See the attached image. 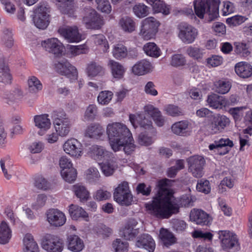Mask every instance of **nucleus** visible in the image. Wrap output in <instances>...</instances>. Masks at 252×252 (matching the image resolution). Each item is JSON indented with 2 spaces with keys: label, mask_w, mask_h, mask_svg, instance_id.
I'll return each instance as SVG.
<instances>
[{
  "label": "nucleus",
  "mask_w": 252,
  "mask_h": 252,
  "mask_svg": "<svg viewBox=\"0 0 252 252\" xmlns=\"http://www.w3.org/2000/svg\"><path fill=\"white\" fill-rule=\"evenodd\" d=\"M172 181L165 179L158 182V190L153 200L145 205L151 215L158 218H168L179 212L180 207L193 206V200L189 195H183L176 199L170 189Z\"/></svg>",
  "instance_id": "1"
},
{
  "label": "nucleus",
  "mask_w": 252,
  "mask_h": 252,
  "mask_svg": "<svg viewBox=\"0 0 252 252\" xmlns=\"http://www.w3.org/2000/svg\"><path fill=\"white\" fill-rule=\"evenodd\" d=\"M106 132L109 143L114 152L123 148L126 154H130L135 149L132 134L125 124L114 122L107 125Z\"/></svg>",
  "instance_id": "2"
},
{
  "label": "nucleus",
  "mask_w": 252,
  "mask_h": 252,
  "mask_svg": "<svg viewBox=\"0 0 252 252\" xmlns=\"http://www.w3.org/2000/svg\"><path fill=\"white\" fill-rule=\"evenodd\" d=\"M193 5L196 15L201 19L205 13L208 14L210 21L219 15V1L217 0H195Z\"/></svg>",
  "instance_id": "3"
},
{
  "label": "nucleus",
  "mask_w": 252,
  "mask_h": 252,
  "mask_svg": "<svg viewBox=\"0 0 252 252\" xmlns=\"http://www.w3.org/2000/svg\"><path fill=\"white\" fill-rule=\"evenodd\" d=\"M50 7L46 3H40L34 10L33 21L39 29H45L50 23Z\"/></svg>",
  "instance_id": "4"
},
{
  "label": "nucleus",
  "mask_w": 252,
  "mask_h": 252,
  "mask_svg": "<svg viewBox=\"0 0 252 252\" xmlns=\"http://www.w3.org/2000/svg\"><path fill=\"white\" fill-rule=\"evenodd\" d=\"M177 29L178 37L185 44H191L197 37L198 30L187 23H180Z\"/></svg>",
  "instance_id": "5"
},
{
  "label": "nucleus",
  "mask_w": 252,
  "mask_h": 252,
  "mask_svg": "<svg viewBox=\"0 0 252 252\" xmlns=\"http://www.w3.org/2000/svg\"><path fill=\"white\" fill-rule=\"evenodd\" d=\"M159 25L154 17L146 18L142 21L139 35L145 40L151 39L155 37Z\"/></svg>",
  "instance_id": "6"
},
{
  "label": "nucleus",
  "mask_w": 252,
  "mask_h": 252,
  "mask_svg": "<svg viewBox=\"0 0 252 252\" xmlns=\"http://www.w3.org/2000/svg\"><path fill=\"white\" fill-rule=\"evenodd\" d=\"M56 132L61 137L66 136L70 131L71 121L63 111L56 112L54 119Z\"/></svg>",
  "instance_id": "7"
},
{
  "label": "nucleus",
  "mask_w": 252,
  "mask_h": 252,
  "mask_svg": "<svg viewBox=\"0 0 252 252\" xmlns=\"http://www.w3.org/2000/svg\"><path fill=\"white\" fill-rule=\"evenodd\" d=\"M114 199L117 202L122 205L128 206L131 204L132 196L129 190L127 182H122L115 189Z\"/></svg>",
  "instance_id": "8"
},
{
  "label": "nucleus",
  "mask_w": 252,
  "mask_h": 252,
  "mask_svg": "<svg viewBox=\"0 0 252 252\" xmlns=\"http://www.w3.org/2000/svg\"><path fill=\"white\" fill-rule=\"evenodd\" d=\"M219 238L221 241V245L223 249L236 251L240 249L238 239L236 234L227 231H219Z\"/></svg>",
  "instance_id": "9"
},
{
  "label": "nucleus",
  "mask_w": 252,
  "mask_h": 252,
  "mask_svg": "<svg viewBox=\"0 0 252 252\" xmlns=\"http://www.w3.org/2000/svg\"><path fill=\"white\" fill-rule=\"evenodd\" d=\"M85 15L83 18V22L88 29L98 30L103 25L104 22L102 18L96 12L91 8H86Z\"/></svg>",
  "instance_id": "10"
},
{
  "label": "nucleus",
  "mask_w": 252,
  "mask_h": 252,
  "mask_svg": "<svg viewBox=\"0 0 252 252\" xmlns=\"http://www.w3.org/2000/svg\"><path fill=\"white\" fill-rule=\"evenodd\" d=\"M55 69L59 73L66 76L71 82L77 80L78 72L76 68L72 65L66 60L63 59L56 62L54 63Z\"/></svg>",
  "instance_id": "11"
},
{
  "label": "nucleus",
  "mask_w": 252,
  "mask_h": 252,
  "mask_svg": "<svg viewBox=\"0 0 252 252\" xmlns=\"http://www.w3.org/2000/svg\"><path fill=\"white\" fill-rule=\"evenodd\" d=\"M64 151L70 157L79 159L83 154V146L82 143L75 138H70L63 145Z\"/></svg>",
  "instance_id": "12"
},
{
  "label": "nucleus",
  "mask_w": 252,
  "mask_h": 252,
  "mask_svg": "<svg viewBox=\"0 0 252 252\" xmlns=\"http://www.w3.org/2000/svg\"><path fill=\"white\" fill-rule=\"evenodd\" d=\"M189 170L192 175L196 178H200L203 175V167L205 164V160L203 157L198 155H194L187 159Z\"/></svg>",
  "instance_id": "13"
},
{
  "label": "nucleus",
  "mask_w": 252,
  "mask_h": 252,
  "mask_svg": "<svg viewBox=\"0 0 252 252\" xmlns=\"http://www.w3.org/2000/svg\"><path fill=\"white\" fill-rule=\"evenodd\" d=\"M42 247L48 252H61L63 249V243L58 237L46 234L43 238Z\"/></svg>",
  "instance_id": "14"
},
{
  "label": "nucleus",
  "mask_w": 252,
  "mask_h": 252,
  "mask_svg": "<svg viewBox=\"0 0 252 252\" xmlns=\"http://www.w3.org/2000/svg\"><path fill=\"white\" fill-rule=\"evenodd\" d=\"M230 120L223 115H213L211 122L208 125L209 131L212 134H216L223 131L229 126Z\"/></svg>",
  "instance_id": "15"
},
{
  "label": "nucleus",
  "mask_w": 252,
  "mask_h": 252,
  "mask_svg": "<svg viewBox=\"0 0 252 252\" xmlns=\"http://www.w3.org/2000/svg\"><path fill=\"white\" fill-rule=\"evenodd\" d=\"M58 32L68 42H79L82 39V35L76 26L60 27Z\"/></svg>",
  "instance_id": "16"
},
{
  "label": "nucleus",
  "mask_w": 252,
  "mask_h": 252,
  "mask_svg": "<svg viewBox=\"0 0 252 252\" xmlns=\"http://www.w3.org/2000/svg\"><path fill=\"white\" fill-rule=\"evenodd\" d=\"M190 220L197 225H208L210 224L212 218L209 214L201 209H193L190 211Z\"/></svg>",
  "instance_id": "17"
},
{
  "label": "nucleus",
  "mask_w": 252,
  "mask_h": 252,
  "mask_svg": "<svg viewBox=\"0 0 252 252\" xmlns=\"http://www.w3.org/2000/svg\"><path fill=\"white\" fill-rule=\"evenodd\" d=\"M47 220L50 224L55 227L63 226L66 221L63 213L58 209H51L46 213Z\"/></svg>",
  "instance_id": "18"
},
{
  "label": "nucleus",
  "mask_w": 252,
  "mask_h": 252,
  "mask_svg": "<svg viewBox=\"0 0 252 252\" xmlns=\"http://www.w3.org/2000/svg\"><path fill=\"white\" fill-rule=\"evenodd\" d=\"M233 146V143L229 138H221L211 144L209 146V149L210 150H216L220 155H224L228 153Z\"/></svg>",
  "instance_id": "19"
},
{
  "label": "nucleus",
  "mask_w": 252,
  "mask_h": 252,
  "mask_svg": "<svg viewBox=\"0 0 252 252\" xmlns=\"http://www.w3.org/2000/svg\"><path fill=\"white\" fill-rule=\"evenodd\" d=\"M129 119L131 124L134 127H137L139 125L140 127L146 130H149L153 128L152 121L146 119L143 113L136 115L130 114Z\"/></svg>",
  "instance_id": "20"
},
{
  "label": "nucleus",
  "mask_w": 252,
  "mask_h": 252,
  "mask_svg": "<svg viewBox=\"0 0 252 252\" xmlns=\"http://www.w3.org/2000/svg\"><path fill=\"white\" fill-rule=\"evenodd\" d=\"M42 46L45 50L54 55L61 54L63 51V44L57 38H51L42 42Z\"/></svg>",
  "instance_id": "21"
},
{
  "label": "nucleus",
  "mask_w": 252,
  "mask_h": 252,
  "mask_svg": "<svg viewBox=\"0 0 252 252\" xmlns=\"http://www.w3.org/2000/svg\"><path fill=\"white\" fill-rule=\"evenodd\" d=\"M136 246L143 248L149 252H154L156 247L155 241L148 234H143L137 238Z\"/></svg>",
  "instance_id": "22"
},
{
  "label": "nucleus",
  "mask_w": 252,
  "mask_h": 252,
  "mask_svg": "<svg viewBox=\"0 0 252 252\" xmlns=\"http://www.w3.org/2000/svg\"><path fill=\"white\" fill-rule=\"evenodd\" d=\"M46 114L36 115L34 117V122L35 126L39 129L38 133L43 135L45 132L50 128L51 122Z\"/></svg>",
  "instance_id": "23"
},
{
  "label": "nucleus",
  "mask_w": 252,
  "mask_h": 252,
  "mask_svg": "<svg viewBox=\"0 0 252 252\" xmlns=\"http://www.w3.org/2000/svg\"><path fill=\"white\" fill-rule=\"evenodd\" d=\"M144 111L152 117L154 122L158 126L160 127L164 125L165 119L158 109L152 105H148L144 107Z\"/></svg>",
  "instance_id": "24"
},
{
  "label": "nucleus",
  "mask_w": 252,
  "mask_h": 252,
  "mask_svg": "<svg viewBox=\"0 0 252 252\" xmlns=\"http://www.w3.org/2000/svg\"><path fill=\"white\" fill-rule=\"evenodd\" d=\"M108 64L111 69L113 78L118 80L124 77L126 68L123 65L113 60H110Z\"/></svg>",
  "instance_id": "25"
},
{
  "label": "nucleus",
  "mask_w": 252,
  "mask_h": 252,
  "mask_svg": "<svg viewBox=\"0 0 252 252\" xmlns=\"http://www.w3.org/2000/svg\"><path fill=\"white\" fill-rule=\"evenodd\" d=\"M88 155L96 160H100L105 158L109 153L103 147L94 145L89 147Z\"/></svg>",
  "instance_id": "26"
},
{
  "label": "nucleus",
  "mask_w": 252,
  "mask_h": 252,
  "mask_svg": "<svg viewBox=\"0 0 252 252\" xmlns=\"http://www.w3.org/2000/svg\"><path fill=\"white\" fill-rule=\"evenodd\" d=\"M68 249L74 252H80L83 250L85 245L83 241L77 235H71L67 238Z\"/></svg>",
  "instance_id": "27"
},
{
  "label": "nucleus",
  "mask_w": 252,
  "mask_h": 252,
  "mask_svg": "<svg viewBox=\"0 0 252 252\" xmlns=\"http://www.w3.org/2000/svg\"><path fill=\"white\" fill-rule=\"evenodd\" d=\"M104 130L98 124H92L86 129L85 134L87 136L94 139H100L104 135Z\"/></svg>",
  "instance_id": "28"
},
{
  "label": "nucleus",
  "mask_w": 252,
  "mask_h": 252,
  "mask_svg": "<svg viewBox=\"0 0 252 252\" xmlns=\"http://www.w3.org/2000/svg\"><path fill=\"white\" fill-rule=\"evenodd\" d=\"M151 64L146 60L137 62L132 68V72L137 75H143L151 71Z\"/></svg>",
  "instance_id": "29"
},
{
  "label": "nucleus",
  "mask_w": 252,
  "mask_h": 252,
  "mask_svg": "<svg viewBox=\"0 0 252 252\" xmlns=\"http://www.w3.org/2000/svg\"><path fill=\"white\" fill-rule=\"evenodd\" d=\"M235 71L240 77L249 78L252 75V66L246 62H239L236 64Z\"/></svg>",
  "instance_id": "30"
},
{
  "label": "nucleus",
  "mask_w": 252,
  "mask_h": 252,
  "mask_svg": "<svg viewBox=\"0 0 252 252\" xmlns=\"http://www.w3.org/2000/svg\"><path fill=\"white\" fill-rule=\"evenodd\" d=\"M137 222L134 220H130L126 225L123 231L124 238L128 240H133L139 233L137 228H134Z\"/></svg>",
  "instance_id": "31"
},
{
  "label": "nucleus",
  "mask_w": 252,
  "mask_h": 252,
  "mask_svg": "<svg viewBox=\"0 0 252 252\" xmlns=\"http://www.w3.org/2000/svg\"><path fill=\"white\" fill-rule=\"evenodd\" d=\"M60 3L59 10L63 14L73 17L75 11V0H58Z\"/></svg>",
  "instance_id": "32"
},
{
  "label": "nucleus",
  "mask_w": 252,
  "mask_h": 252,
  "mask_svg": "<svg viewBox=\"0 0 252 252\" xmlns=\"http://www.w3.org/2000/svg\"><path fill=\"white\" fill-rule=\"evenodd\" d=\"M23 244L24 252H39L38 245L31 234L27 233L25 235Z\"/></svg>",
  "instance_id": "33"
},
{
  "label": "nucleus",
  "mask_w": 252,
  "mask_h": 252,
  "mask_svg": "<svg viewBox=\"0 0 252 252\" xmlns=\"http://www.w3.org/2000/svg\"><path fill=\"white\" fill-rule=\"evenodd\" d=\"M231 87V83L224 79L217 80L214 82L212 89L220 94L227 93Z\"/></svg>",
  "instance_id": "34"
},
{
  "label": "nucleus",
  "mask_w": 252,
  "mask_h": 252,
  "mask_svg": "<svg viewBox=\"0 0 252 252\" xmlns=\"http://www.w3.org/2000/svg\"><path fill=\"white\" fill-rule=\"evenodd\" d=\"M22 95L23 94L21 91L18 88H16L5 92L3 97L6 103L11 104L21 98Z\"/></svg>",
  "instance_id": "35"
},
{
  "label": "nucleus",
  "mask_w": 252,
  "mask_h": 252,
  "mask_svg": "<svg viewBox=\"0 0 252 252\" xmlns=\"http://www.w3.org/2000/svg\"><path fill=\"white\" fill-rule=\"evenodd\" d=\"M189 122L184 120L175 123L171 126L172 131L175 134L185 136L187 134Z\"/></svg>",
  "instance_id": "36"
},
{
  "label": "nucleus",
  "mask_w": 252,
  "mask_h": 252,
  "mask_svg": "<svg viewBox=\"0 0 252 252\" xmlns=\"http://www.w3.org/2000/svg\"><path fill=\"white\" fill-rule=\"evenodd\" d=\"M102 173L106 176H109L113 174L117 168L116 161L113 159L107 160L99 164Z\"/></svg>",
  "instance_id": "37"
},
{
  "label": "nucleus",
  "mask_w": 252,
  "mask_h": 252,
  "mask_svg": "<svg viewBox=\"0 0 252 252\" xmlns=\"http://www.w3.org/2000/svg\"><path fill=\"white\" fill-rule=\"evenodd\" d=\"M143 48L146 54L149 56L158 58L161 55L160 49L154 42L146 43Z\"/></svg>",
  "instance_id": "38"
},
{
  "label": "nucleus",
  "mask_w": 252,
  "mask_h": 252,
  "mask_svg": "<svg viewBox=\"0 0 252 252\" xmlns=\"http://www.w3.org/2000/svg\"><path fill=\"white\" fill-rule=\"evenodd\" d=\"M159 236L163 245L166 247L175 243L176 239L173 234L166 229H161Z\"/></svg>",
  "instance_id": "39"
},
{
  "label": "nucleus",
  "mask_w": 252,
  "mask_h": 252,
  "mask_svg": "<svg viewBox=\"0 0 252 252\" xmlns=\"http://www.w3.org/2000/svg\"><path fill=\"white\" fill-rule=\"evenodd\" d=\"M72 190L81 201H86L90 197L89 192L84 186L80 184L75 185L73 186Z\"/></svg>",
  "instance_id": "40"
},
{
  "label": "nucleus",
  "mask_w": 252,
  "mask_h": 252,
  "mask_svg": "<svg viewBox=\"0 0 252 252\" xmlns=\"http://www.w3.org/2000/svg\"><path fill=\"white\" fill-rule=\"evenodd\" d=\"M11 236L9 227L5 221H2L0 224V243L2 244L7 243Z\"/></svg>",
  "instance_id": "41"
},
{
  "label": "nucleus",
  "mask_w": 252,
  "mask_h": 252,
  "mask_svg": "<svg viewBox=\"0 0 252 252\" xmlns=\"http://www.w3.org/2000/svg\"><path fill=\"white\" fill-rule=\"evenodd\" d=\"M69 213L73 220H77L80 217L87 218L88 217V214L82 207L73 204L69 206Z\"/></svg>",
  "instance_id": "42"
},
{
  "label": "nucleus",
  "mask_w": 252,
  "mask_h": 252,
  "mask_svg": "<svg viewBox=\"0 0 252 252\" xmlns=\"http://www.w3.org/2000/svg\"><path fill=\"white\" fill-rule=\"evenodd\" d=\"M119 24L122 29L126 32H131L135 30V23L130 17H123L120 20Z\"/></svg>",
  "instance_id": "43"
},
{
  "label": "nucleus",
  "mask_w": 252,
  "mask_h": 252,
  "mask_svg": "<svg viewBox=\"0 0 252 252\" xmlns=\"http://www.w3.org/2000/svg\"><path fill=\"white\" fill-rule=\"evenodd\" d=\"M113 57L117 60H122L126 57L127 48L122 44L114 45L112 50Z\"/></svg>",
  "instance_id": "44"
},
{
  "label": "nucleus",
  "mask_w": 252,
  "mask_h": 252,
  "mask_svg": "<svg viewBox=\"0 0 252 252\" xmlns=\"http://www.w3.org/2000/svg\"><path fill=\"white\" fill-rule=\"evenodd\" d=\"M87 72L89 76L94 77L103 73L104 69L99 64L92 62L88 64Z\"/></svg>",
  "instance_id": "45"
},
{
  "label": "nucleus",
  "mask_w": 252,
  "mask_h": 252,
  "mask_svg": "<svg viewBox=\"0 0 252 252\" xmlns=\"http://www.w3.org/2000/svg\"><path fill=\"white\" fill-rule=\"evenodd\" d=\"M221 97L219 95L212 93L208 95L207 101L210 107L214 109L221 108L222 103L221 102Z\"/></svg>",
  "instance_id": "46"
},
{
  "label": "nucleus",
  "mask_w": 252,
  "mask_h": 252,
  "mask_svg": "<svg viewBox=\"0 0 252 252\" xmlns=\"http://www.w3.org/2000/svg\"><path fill=\"white\" fill-rule=\"evenodd\" d=\"M91 39L96 45L102 47V50L104 52H107L109 47L106 39L103 34L93 35L91 36Z\"/></svg>",
  "instance_id": "47"
},
{
  "label": "nucleus",
  "mask_w": 252,
  "mask_h": 252,
  "mask_svg": "<svg viewBox=\"0 0 252 252\" xmlns=\"http://www.w3.org/2000/svg\"><path fill=\"white\" fill-rule=\"evenodd\" d=\"M113 96L112 92L109 91H103L100 92L97 96L98 103L102 105H107L110 103Z\"/></svg>",
  "instance_id": "48"
},
{
  "label": "nucleus",
  "mask_w": 252,
  "mask_h": 252,
  "mask_svg": "<svg viewBox=\"0 0 252 252\" xmlns=\"http://www.w3.org/2000/svg\"><path fill=\"white\" fill-rule=\"evenodd\" d=\"M63 178L66 182L71 183L74 181L77 177V171L74 168L68 169H63L61 171Z\"/></svg>",
  "instance_id": "49"
},
{
  "label": "nucleus",
  "mask_w": 252,
  "mask_h": 252,
  "mask_svg": "<svg viewBox=\"0 0 252 252\" xmlns=\"http://www.w3.org/2000/svg\"><path fill=\"white\" fill-rule=\"evenodd\" d=\"M134 14L138 18L146 17L149 13V8L144 4L139 3L133 7Z\"/></svg>",
  "instance_id": "50"
},
{
  "label": "nucleus",
  "mask_w": 252,
  "mask_h": 252,
  "mask_svg": "<svg viewBox=\"0 0 252 252\" xmlns=\"http://www.w3.org/2000/svg\"><path fill=\"white\" fill-rule=\"evenodd\" d=\"M147 3L151 5L156 12H162L165 14H168L169 11L166 12L164 9L165 4L162 0H145Z\"/></svg>",
  "instance_id": "51"
},
{
  "label": "nucleus",
  "mask_w": 252,
  "mask_h": 252,
  "mask_svg": "<svg viewBox=\"0 0 252 252\" xmlns=\"http://www.w3.org/2000/svg\"><path fill=\"white\" fill-rule=\"evenodd\" d=\"M86 179L91 183L97 181L100 177V174L96 168L91 167L85 172Z\"/></svg>",
  "instance_id": "52"
},
{
  "label": "nucleus",
  "mask_w": 252,
  "mask_h": 252,
  "mask_svg": "<svg viewBox=\"0 0 252 252\" xmlns=\"http://www.w3.org/2000/svg\"><path fill=\"white\" fill-rule=\"evenodd\" d=\"M1 40L3 44L8 48H11L13 45V39L10 30L3 29Z\"/></svg>",
  "instance_id": "53"
},
{
  "label": "nucleus",
  "mask_w": 252,
  "mask_h": 252,
  "mask_svg": "<svg viewBox=\"0 0 252 252\" xmlns=\"http://www.w3.org/2000/svg\"><path fill=\"white\" fill-rule=\"evenodd\" d=\"M28 86L30 91L32 92H36L42 88L40 81L34 76H32L29 79Z\"/></svg>",
  "instance_id": "54"
},
{
  "label": "nucleus",
  "mask_w": 252,
  "mask_h": 252,
  "mask_svg": "<svg viewBox=\"0 0 252 252\" xmlns=\"http://www.w3.org/2000/svg\"><path fill=\"white\" fill-rule=\"evenodd\" d=\"M97 113V107L94 104H90L85 111L84 118L87 121H93Z\"/></svg>",
  "instance_id": "55"
},
{
  "label": "nucleus",
  "mask_w": 252,
  "mask_h": 252,
  "mask_svg": "<svg viewBox=\"0 0 252 252\" xmlns=\"http://www.w3.org/2000/svg\"><path fill=\"white\" fill-rule=\"evenodd\" d=\"M235 46L234 51L237 54L245 57L250 55V52L246 44L237 42L235 43Z\"/></svg>",
  "instance_id": "56"
},
{
  "label": "nucleus",
  "mask_w": 252,
  "mask_h": 252,
  "mask_svg": "<svg viewBox=\"0 0 252 252\" xmlns=\"http://www.w3.org/2000/svg\"><path fill=\"white\" fill-rule=\"evenodd\" d=\"M187 54L190 57L198 60L202 58L203 51L198 47L194 46H189L187 49Z\"/></svg>",
  "instance_id": "57"
},
{
  "label": "nucleus",
  "mask_w": 252,
  "mask_h": 252,
  "mask_svg": "<svg viewBox=\"0 0 252 252\" xmlns=\"http://www.w3.org/2000/svg\"><path fill=\"white\" fill-rule=\"evenodd\" d=\"M113 247L115 252H127L128 244L126 242L122 241L120 239H117L113 243Z\"/></svg>",
  "instance_id": "58"
},
{
  "label": "nucleus",
  "mask_w": 252,
  "mask_h": 252,
  "mask_svg": "<svg viewBox=\"0 0 252 252\" xmlns=\"http://www.w3.org/2000/svg\"><path fill=\"white\" fill-rule=\"evenodd\" d=\"M34 185L37 189L43 190H47L50 187V183L41 176L35 178Z\"/></svg>",
  "instance_id": "59"
},
{
  "label": "nucleus",
  "mask_w": 252,
  "mask_h": 252,
  "mask_svg": "<svg viewBox=\"0 0 252 252\" xmlns=\"http://www.w3.org/2000/svg\"><path fill=\"white\" fill-rule=\"evenodd\" d=\"M196 189L198 191L208 194L211 191L209 182L203 179L199 180L196 185Z\"/></svg>",
  "instance_id": "60"
},
{
  "label": "nucleus",
  "mask_w": 252,
  "mask_h": 252,
  "mask_svg": "<svg viewBox=\"0 0 252 252\" xmlns=\"http://www.w3.org/2000/svg\"><path fill=\"white\" fill-rule=\"evenodd\" d=\"M164 110L168 115L172 117L179 116L183 114L181 109L174 105L170 104L166 106Z\"/></svg>",
  "instance_id": "61"
},
{
  "label": "nucleus",
  "mask_w": 252,
  "mask_h": 252,
  "mask_svg": "<svg viewBox=\"0 0 252 252\" xmlns=\"http://www.w3.org/2000/svg\"><path fill=\"white\" fill-rule=\"evenodd\" d=\"M97 8L102 12L109 13L111 11V6L108 0H95Z\"/></svg>",
  "instance_id": "62"
},
{
  "label": "nucleus",
  "mask_w": 252,
  "mask_h": 252,
  "mask_svg": "<svg viewBox=\"0 0 252 252\" xmlns=\"http://www.w3.org/2000/svg\"><path fill=\"white\" fill-rule=\"evenodd\" d=\"M138 143L143 146H149L154 142V139L151 136H148L146 133L141 132L138 137Z\"/></svg>",
  "instance_id": "63"
},
{
  "label": "nucleus",
  "mask_w": 252,
  "mask_h": 252,
  "mask_svg": "<svg viewBox=\"0 0 252 252\" xmlns=\"http://www.w3.org/2000/svg\"><path fill=\"white\" fill-rule=\"evenodd\" d=\"M246 20V18L245 17L236 15L227 18L226 23L230 26H237L244 23Z\"/></svg>",
  "instance_id": "64"
}]
</instances>
